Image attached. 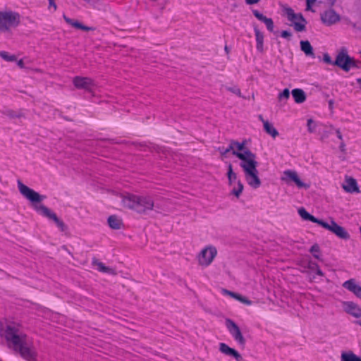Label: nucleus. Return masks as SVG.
Instances as JSON below:
<instances>
[{"instance_id": "dca6fc26", "label": "nucleus", "mask_w": 361, "mask_h": 361, "mask_svg": "<svg viewBox=\"0 0 361 361\" xmlns=\"http://www.w3.org/2000/svg\"><path fill=\"white\" fill-rule=\"evenodd\" d=\"M220 351L227 355L235 357L237 361L242 360V356L235 349L230 348L225 343H220Z\"/></svg>"}, {"instance_id": "ea45409f", "label": "nucleus", "mask_w": 361, "mask_h": 361, "mask_svg": "<svg viewBox=\"0 0 361 361\" xmlns=\"http://www.w3.org/2000/svg\"><path fill=\"white\" fill-rule=\"evenodd\" d=\"M259 1V0H246L247 4H257Z\"/></svg>"}, {"instance_id": "f257e3e1", "label": "nucleus", "mask_w": 361, "mask_h": 361, "mask_svg": "<svg viewBox=\"0 0 361 361\" xmlns=\"http://www.w3.org/2000/svg\"><path fill=\"white\" fill-rule=\"evenodd\" d=\"M230 149H232L233 154L241 160L240 166L243 170L247 184L255 189L258 188L261 185V180L258 176V163L255 154L247 149L244 143L235 141L231 142Z\"/></svg>"}, {"instance_id": "1a4fd4ad", "label": "nucleus", "mask_w": 361, "mask_h": 361, "mask_svg": "<svg viewBox=\"0 0 361 361\" xmlns=\"http://www.w3.org/2000/svg\"><path fill=\"white\" fill-rule=\"evenodd\" d=\"M320 226L323 228L330 231L333 233H334L336 236L338 238L343 239V240H348L350 238L349 233L346 231V230L338 225L334 221L331 220L330 224L326 223L324 221L320 223Z\"/></svg>"}, {"instance_id": "ddd939ff", "label": "nucleus", "mask_w": 361, "mask_h": 361, "mask_svg": "<svg viewBox=\"0 0 361 361\" xmlns=\"http://www.w3.org/2000/svg\"><path fill=\"white\" fill-rule=\"evenodd\" d=\"M343 307L348 314L359 319H361V308L357 304L353 302H345Z\"/></svg>"}, {"instance_id": "4c0bfd02", "label": "nucleus", "mask_w": 361, "mask_h": 361, "mask_svg": "<svg viewBox=\"0 0 361 361\" xmlns=\"http://www.w3.org/2000/svg\"><path fill=\"white\" fill-rule=\"evenodd\" d=\"M308 267L312 270V271H315L318 267V264L315 262H309V265H308Z\"/></svg>"}, {"instance_id": "79ce46f5", "label": "nucleus", "mask_w": 361, "mask_h": 361, "mask_svg": "<svg viewBox=\"0 0 361 361\" xmlns=\"http://www.w3.org/2000/svg\"><path fill=\"white\" fill-rule=\"evenodd\" d=\"M336 133L338 139L342 140V135L339 130H336Z\"/></svg>"}, {"instance_id": "a878e982", "label": "nucleus", "mask_w": 361, "mask_h": 361, "mask_svg": "<svg viewBox=\"0 0 361 361\" xmlns=\"http://www.w3.org/2000/svg\"><path fill=\"white\" fill-rule=\"evenodd\" d=\"M255 34L257 42V49L259 51H263V41H264V35L261 32L257 27H255Z\"/></svg>"}, {"instance_id": "4be33fe9", "label": "nucleus", "mask_w": 361, "mask_h": 361, "mask_svg": "<svg viewBox=\"0 0 361 361\" xmlns=\"http://www.w3.org/2000/svg\"><path fill=\"white\" fill-rule=\"evenodd\" d=\"M298 214L304 220H308L314 223H317L320 225L322 220L315 218L314 216L310 214L304 208H300L298 209Z\"/></svg>"}, {"instance_id": "20e7f679", "label": "nucleus", "mask_w": 361, "mask_h": 361, "mask_svg": "<svg viewBox=\"0 0 361 361\" xmlns=\"http://www.w3.org/2000/svg\"><path fill=\"white\" fill-rule=\"evenodd\" d=\"M123 204L137 213L147 214L149 211L157 207L154 204L153 198L149 195H136L126 193L121 196Z\"/></svg>"}, {"instance_id": "a18cd8bd", "label": "nucleus", "mask_w": 361, "mask_h": 361, "mask_svg": "<svg viewBox=\"0 0 361 361\" xmlns=\"http://www.w3.org/2000/svg\"><path fill=\"white\" fill-rule=\"evenodd\" d=\"M315 271L317 275L321 276L324 275L323 272L321 271V269H319V267Z\"/></svg>"}, {"instance_id": "c85d7f7f", "label": "nucleus", "mask_w": 361, "mask_h": 361, "mask_svg": "<svg viewBox=\"0 0 361 361\" xmlns=\"http://www.w3.org/2000/svg\"><path fill=\"white\" fill-rule=\"evenodd\" d=\"M227 176H228V183H229L230 185H235L236 183V182L238 181L237 174L233 172L231 164L228 165Z\"/></svg>"}, {"instance_id": "7ed1b4c3", "label": "nucleus", "mask_w": 361, "mask_h": 361, "mask_svg": "<svg viewBox=\"0 0 361 361\" xmlns=\"http://www.w3.org/2000/svg\"><path fill=\"white\" fill-rule=\"evenodd\" d=\"M18 188L21 195L32 203L33 208L39 214L53 221L61 231L66 230V224L57 217L54 212L46 206L39 204L44 199V196L39 195L34 190L26 186L20 180L18 181Z\"/></svg>"}, {"instance_id": "f704fd0d", "label": "nucleus", "mask_w": 361, "mask_h": 361, "mask_svg": "<svg viewBox=\"0 0 361 361\" xmlns=\"http://www.w3.org/2000/svg\"><path fill=\"white\" fill-rule=\"evenodd\" d=\"M316 125L314 123V121L312 119H308L307 121V128L310 133H313L315 131Z\"/></svg>"}, {"instance_id": "49530a36", "label": "nucleus", "mask_w": 361, "mask_h": 361, "mask_svg": "<svg viewBox=\"0 0 361 361\" xmlns=\"http://www.w3.org/2000/svg\"><path fill=\"white\" fill-rule=\"evenodd\" d=\"M230 151H232V149H230V147L228 148H226L224 151H223L221 153L222 154H226Z\"/></svg>"}, {"instance_id": "9b49d317", "label": "nucleus", "mask_w": 361, "mask_h": 361, "mask_svg": "<svg viewBox=\"0 0 361 361\" xmlns=\"http://www.w3.org/2000/svg\"><path fill=\"white\" fill-rule=\"evenodd\" d=\"M226 326L234 339L240 345H244L245 340L237 324L231 319H228L226 320Z\"/></svg>"}, {"instance_id": "f8f14e48", "label": "nucleus", "mask_w": 361, "mask_h": 361, "mask_svg": "<svg viewBox=\"0 0 361 361\" xmlns=\"http://www.w3.org/2000/svg\"><path fill=\"white\" fill-rule=\"evenodd\" d=\"M322 22L326 25H331L340 20V16L333 9H328L321 14Z\"/></svg>"}, {"instance_id": "09e8293b", "label": "nucleus", "mask_w": 361, "mask_h": 361, "mask_svg": "<svg viewBox=\"0 0 361 361\" xmlns=\"http://www.w3.org/2000/svg\"><path fill=\"white\" fill-rule=\"evenodd\" d=\"M335 1L336 0H327L328 4H330V5H333L334 4Z\"/></svg>"}, {"instance_id": "864d4df0", "label": "nucleus", "mask_w": 361, "mask_h": 361, "mask_svg": "<svg viewBox=\"0 0 361 361\" xmlns=\"http://www.w3.org/2000/svg\"><path fill=\"white\" fill-rule=\"evenodd\" d=\"M225 51H226L227 53H228V47H227V46H226V47H225Z\"/></svg>"}, {"instance_id": "bb28decb", "label": "nucleus", "mask_w": 361, "mask_h": 361, "mask_svg": "<svg viewBox=\"0 0 361 361\" xmlns=\"http://www.w3.org/2000/svg\"><path fill=\"white\" fill-rule=\"evenodd\" d=\"M264 131L271 135L273 138H276L279 135V132L277 130L272 126L271 123L268 122H264V125H263Z\"/></svg>"}, {"instance_id": "2eb2a0df", "label": "nucleus", "mask_w": 361, "mask_h": 361, "mask_svg": "<svg viewBox=\"0 0 361 361\" xmlns=\"http://www.w3.org/2000/svg\"><path fill=\"white\" fill-rule=\"evenodd\" d=\"M343 286L361 299V286L357 284L355 279H351L346 281L343 283Z\"/></svg>"}, {"instance_id": "aec40b11", "label": "nucleus", "mask_w": 361, "mask_h": 361, "mask_svg": "<svg viewBox=\"0 0 361 361\" xmlns=\"http://www.w3.org/2000/svg\"><path fill=\"white\" fill-rule=\"evenodd\" d=\"M292 95L295 102L298 104H302L306 100V94L301 89L293 90Z\"/></svg>"}, {"instance_id": "8fccbe9b", "label": "nucleus", "mask_w": 361, "mask_h": 361, "mask_svg": "<svg viewBox=\"0 0 361 361\" xmlns=\"http://www.w3.org/2000/svg\"><path fill=\"white\" fill-rule=\"evenodd\" d=\"M18 66H20V67H23V61L22 60H20L18 61Z\"/></svg>"}, {"instance_id": "7c9ffc66", "label": "nucleus", "mask_w": 361, "mask_h": 361, "mask_svg": "<svg viewBox=\"0 0 361 361\" xmlns=\"http://www.w3.org/2000/svg\"><path fill=\"white\" fill-rule=\"evenodd\" d=\"M232 186H233V189H232L231 193L233 194L235 197H238L240 195V194L242 193L243 190V183H241L240 180H238L236 182V183Z\"/></svg>"}, {"instance_id": "0eeeda50", "label": "nucleus", "mask_w": 361, "mask_h": 361, "mask_svg": "<svg viewBox=\"0 0 361 361\" xmlns=\"http://www.w3.org/2000/svg\"><path fill=\"white\" fill-rule=\"evenodd\" d=\"M285 15L288 20L293 24L294 28L297 32L305 30L306 21L302 14L295 13L292 8H287L285 9Z\"/></svg>"}, {"instance_id": "37998d69", "label": "nucleus", "mask_w": 361, "mask_h": 361, "mask_svg": "<svg viewBox=\"0 0 361 361\" xmlns=\"http://www.w3.org/2000/svg\"><path fill=\"white\" fill-rule=\"evenodd\" d=\"M49 6H54V9L56 8V6L54 3V0H49Z\"/></svg>"}, {"instance_id": "423d86ee", "label": "nucleus", "mask_w": 361, "mask_h": 361, "mask_svg": "<svg viewBox=\"0 0 361 361\" xmlns=\"http://www.w3.org/2000/svg\"><path fill=\"white\" fill-rule=\"evenodd\" d=\"M333 65L337 66L345 72H348L352 67H356V61L347 54L345 49H342L338 54Z\"/></svg>"}, {"instance_id": "39448f33", "label": "nucleus", "mask_w": 361, "mask_h": 361, "mask_svg": "<svg viewBox=\"0 0 361 361\" xmlns=\"http://www.w3.org/2000/svg\"><path fill=\"white\" fill-rule=\"evenodd\" d=\"M20 15L13 11H0V32H9L20 24Z\"/></svg>"}, {"instance_id": "a19ab883", "label": "nucleus", "mask_w": 361, "mask_h": 361, "mask_svg": "<svg viewBox=\"0 0 361 361\" xmlns=\"http://www.w3.org/2000/svg\"><path fill=\"white\" fill-rule=\"evenodd\" d=\"M315 0H307V9L310 7L311 4H314Z\"/></svg>"}, {"instance_id": "3c124183", "label": "nucleus", "mask_w": 361, "mask_h": 361, "mask_svg": "<svg viewBox=\"0 0 361 361\" xmlns=\"http://www.w3.org/2000/svg\"><path fill=\"white\" fill-rule=\"evenodd\" d=\"M357 82L360 85V88L361 90V78L357 79Z\"/></svg>"}, {"instance_id": "6ab92c4d", "label": "nucleus", "mask_w": 361, "mask_h": 361, "mask_svg": "<svg viewBox=\"0 0 361 361\" xmlns=\"http://www.w3.org/2000/svg\"><path fill=\"white\" fill-rule=\"evenodd\" d=\"M63 18L68 24H69L70 25L73 26L75 28L80 29V30H82L84 31H90V30H92V27L83 25L82 23L78 22V20L69 18L66 17V16H63Z\"/></svg>"}, {"instance_id": "a211bd4d", "label": "nucleus", "mask_w": 361, "mask_h": 361, "mask_svg": "<svg viewBox=\"0 0 361 361\" xmlns=\"http://www.w3.org/2000/svg\"><path fill=\"white\" fill-rule=\"evenodd\" d=\"M343 188L348 192H358V188L356 180L353 178H347Z\"/></svg>"}, {"instance_id": "4468645a", "label": "nucleus", "mask_w": 361, "mask_h": 361, "mask_svg": "<svg viewBox=\"0 0 361 361\" xmlns=\"http://www.w3.org/2000/svg\"><path fill=\"white\" fill-rule=\"evenodd\" d=\"M281 179L286 182L293 181L298 188L305 187V184L300 180L295 171L290 170L284 171Z\"/></svg>"}, {"instance_id": "de8ad7c7", "label": "nucleus", "mask_w": 361, "mask_h": 361, "mask_svg": "<svg viewBox=\"0 0 361 361\" xmlns=\"http://www.w3.org/2000/svg\"><path fill=\"white\" fill-rule=\"evenodd\" d=\"M351 25L354 28L361 29V26H357V25L355 23H351Z\"/></svg>"}, {"instance_id": "c9c22d12", "label": "nucleus", "mask_w": 361, "mask_h": 361, "mask_svg": "<svg viewBox=\"0 0 361 361\" xmlns=\"http://www.w3.org/2000/svg\"><path fill=\"white\" fill-rule=\"evenodd\" d=\"M226 89L228 91L233 92V94H237V95L240 97V90L237 87H228Z\"/></svg>"}, {"instance_id": "2f4dec72", "label": "nucleus", "mask_w": 361, "mask_h": 361, "mask_svg": "<svg viewBox=\"0 0 361 361\" xmlns=\"http://www.w3.org/2000/svg\"><path fill=\"white\" fill-rule=\"evenodd\" d=\"M0 56L7 61H13L16 60V58L14 55H9L6 51H1Z\"/></svg>"}, {"instance_id": "393cba45", "label": "nucleus", "mask_w": 361, "mask_h": 361, "mask_svg": "<svg viewBox=\"0 0 361 361\" xmlns=\"http://www.w3.org/2000/svg\"><path fill=\"white\" fill-rule=\"evenodd\" d=\"M300 44L301 50L305 54L306 56L314 58L313 48L309 41H301Z\"/></svg>"}, {"instance_id": "6e6552de", "label": "nucleus", "mask_w": 361, "mask_h": 361, "mask_svg": "<svg viewBox=\"0 0 361 361\" xmlns=\"http://www.w3.org/2000/svg\"><path fill=\"white\" fill-rule=\"evenodd\" d=\"M217 255V250L214 246L209 245L204 248L198 255V263L201 266L208 267L212 264Z\"/></svg>"}, {"instance_id": "5fc2aeb1", "label": "nucleus", "mask_w": 361, "mask_h": 361, "mask_svg": "<svg viewBox=\"0 0 361 361\" xmlns=\"http://www.w3.org/2000/svg\"><path fill=\"white\" fill-rule=\"evenodd\" d=\"M343 147H344L343 143H341V149L342 150H343Z\"/></svg>"}, {"instance_id": "72a5a7b5", "label": "nucleus", "mask_w": 361, "mask_h": 361, "mask_svg": "<svg viewBox=\"0 0 361 361\" xmlns=\"http://www.w3.org/2000/svg\"><path fill=\"white\" fill-rule=\"evenodd\" d=\"M290 97V92L288 89H285L279 95V99L283 100V99H288Z\"/></svg>"}, {"instance_id": "473e14b6", "label": "nucleus", "mask_w": 361, "mask_h": 361, "mask_svg": "<svg viewBox=\"0 0 361 361\" xmlns=\"http://www.w3.org/2000/svg\"><path fill=\"white\" fill-rule=\"evenodd\" d=\"M310 252H311V253L313 254V256L314 258H316L317 259H320V257L318 255V253L319 252V247L318 245L315 244V245H312L310 249Z\"/></svg>"}, {"instance_id": "c756f323", "label": "nucleus", "mask_w": 361, "mask_h": 361, "mask_svg": "<svg viewBox=\"0 0 361 361\" xmlns=\"http://www.w3.org/2000/svg\"><path fill=\"white\" fill-rule=\"evenodd\" d=\"M1 113L2 114L9 117L10 118H20L23 116L21 112L15 111L13 110L8 109H5L1 110Z\"/></svg>"}, {"instance_id": "b1692460", "label": "nucleus", "mask_w": 361, "mask_h": 361, "mask_svg": "<svg viewBox=\"0 0 361 361\" xmlns=\"http://www.w3.org/2000/svg\"><path fill=\"white\" fill-rule=\"evenodd\" d=\"M108 224L113 229H120L123 226L122 220L115 215L109 217Z\"/></svg>"}, {"instance_id": "5701e85b", "label": "nucleus", "mask_w": 361, "mask_h": 361, "mask_svg": "<svg viewBox=\"0 0 361 361\" xmlns=\"http://www.w3.org/2000/svg\"><path fill=\"white\" fill-rule=\"evenodd\" d=\"M223 291L226 295H230L231 297L238 300V301H240V302H242L245 305H250L252 303V302L251 300H250L249 299H247L245 297L242 296L241 295H239L238 293H233V292H231V291H229L227 290H224Z\"/></svg>"}, {"instance_id": "e433bc0d", "label": "nucleus", "mask_w": 361, "mask_h": 361, "mask_svg": "<svg viewBox=\"0 0 361 361\" xmlns=\"http://www.w3.org/2000/svg\"><path fill=\"white\" fill-rule=\"evenodd\" d=\"M324 61L328 64H332L333 65V61H331V59L330 57V56L327 54H325L324 55Z\"/></svg>"}, {"instance_id": "603ef678", "label": "nucleus", "mask_w": 361, "mask_h": 361, "mask_svg": "<svg viewBox=\"0 0 361 361\" xmlns=\"http://www.w3.org/2000/svg\"><path fill=\"white\" fill-rule=\"evenodd\" d=\"M355 323L357 324H359L360 326H361V319H358L357 321L355 322Z\"/></svg>"}, {"instance_id": "f03ea898", "label": "nucleus", "mask_w": 361, "mask_h": 361, "mask_svg": "<svg viewBox=\"0 0 361 361\" xmlns=\"http://www.w3.org/2000/svg\"><path fill=\"white\" fill-rule=\"evenodd\" d=\"M2 331L10 347L18 352L26 360L35 361L37 352L32 341L21 331L18 325L9 324Z\"/></svg>"}, {"instance_id": "c03bdc74", "label": "nucleus", "mask_w": 361, "mask_h": 361, "mask_svg": "<svg viewBox=\"0 0 361 361\" xmlns=\"http://www.w3.org/2000/svg\"><path fill=\"white\" fill-rule=\"evenodd\" d=\"M258 118L262 122L263 125H264V122H268V121L264 119L262 115H259Z\"/></svg>"}, {"instance_id": "cd10ccee", "label": "nucleus", "mask_w": 361, "mask_h": 361, "mask_svg": "<svg viewBox=\"0 0 361 361\" xmlns=\"http://www.w3.org/2000/svg\"><path fill=\"white\" fill-rule=\"evenodd\" d=\"M341 361H361V358L352 352L343 353L341 354Z\"/></svg>"}, {"instance_id": "9d476101", "label": "nucleus", "mask_w": 361, "mask_h": 361, "mask_svg": "<svg viewBox=\"0 0 361 361\" xmlns=\"http://www.w3.org/2000/svg\"><path fill=\"white\" fill-rule=\"evenodd\" d=\"M73 82L78 89H82L89 92H93L96 84L93 80L87 77L76 76L73 78Z\"/></svg>"}, {"instance_id": "f3484780", "label": "nucleus", "mask_w": 361, "mask_h": 361, "mask_svg": "<svg viewBox=\"0 0 361 361\" xmlns=\"http://www.w3.org/2000/svg\"><path fill=\"white\" fill-rule=\"evenodd\" d=\"M254 16L259 20L264 23L266 25L267 29L269 31H273L274 29V22L271 18H267L266 16H263L262 13H260L258 11L254 10L253 11Z\"/></svg>"}, {"instance_id": "58836bf2", "label": "nucleus", "mask_w": 361, "mask_h": 361, "mask_svg": "<svg viewBox=\"0 0 361 361\" xmlns=\"http://www.w3.org/2000/svg\"><path fill=\"white\" fill-rule=\"evenodd\" d=\"M281 37L283 38L289 39L291 37V33L288 31L284 30L281 32Z\"/></svg>"}, {"instance_id": "412c9836", "label": "nucleus", "mask_w": 361, "mask_h": 361, "mask_svg": "<svg viewBox=\"0 0 361 361\" xmlns=\"http://www.w3.org/2000/svg\"><path fill=\"white\" fill-rule=\"evenodd\" d=\"M92 264L95 267H97V269L99 271L104 272V273H108V274H111V275H116V271H115V269H112L111 267H106L104 265V264H103L102 262H99L97 259H94L93 261Z\"/></svg>"}]
</instances>
